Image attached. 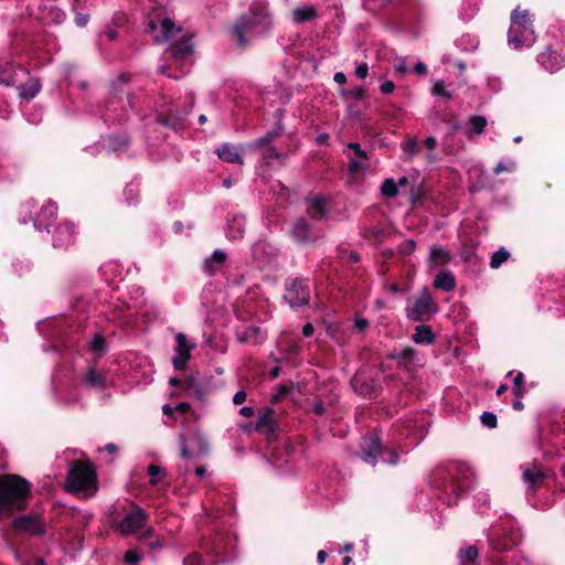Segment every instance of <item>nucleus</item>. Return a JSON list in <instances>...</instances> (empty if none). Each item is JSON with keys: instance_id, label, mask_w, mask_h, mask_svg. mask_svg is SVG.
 <instances>
[{"instance_id": "4", "label": "nucleus", "mask_w": 565, "mask_h": 565, "mask_svg": "<svg viewBox=\"0 0 565 565\" xmlns=\"http://www.w3.org/2000/svg\"><path fill=\"white\" fill-rule=\"evenodd\" d=\"M148 520V515L143 509L138 505H134L132 511L128 513L122 520H120L115 529L121 535H131L138 530L145 526Z\"/></svg>"}, {"instance_id": "32", "label": "nucleus", "mask_w": 565, "mask_h": 565, "mask_svg": "<svg viewBox=\"0 0 565 565\" xmlns=\"http://www.w3.org/2000/svg\"><path fill=\"white\" fill-rule=\"evenodd\" d=\"M431 93L433 95L443 97L446 100H450L452 98L451 93L446 89L445 83L443 81L434 82Z\"/></svg>"}, {"instance_id": "11", "label": "nucleus", "mask_w": 565, "mask_h": 565, "mask_svg": "<svg viewBox=\"0 0 565 565\" xmlns=\"http://www.w3.org/2000/svg\"><path fill=\"white\" fill-rule=\"evenodd\" d=\"M537 61L551 73L564 66V57L556 51L546 50L539 55Z\"/></svg>"}, {"instance_id": "5", "label": "nucleus", "mask_w": 565, "mask_h": 565, "mask_svg": "<svg viewBox=\"0 0 565 565\" xmlns=\"http://www.w3.org/2000/svg\"><path fill=\"white\" fill-rule=\"evenodd\" d=\"M438 310L437 303L433 300L427 290L416 299L412 309L408 310L407 316L412 320H423L425 317L436 313Z\"/></svg>"}, {"instance_id": "52", "label": "nucleus", "mask_w": 565, "mask_h": 565, "mask_svg": "<svg viewBox=\"0 0 565 565\" xmlns=\"http://www.w3.org/2000/svg\"><path fill=\"white\" fill-rule=\"evenodd\" d=\"M333 79H334L335 83H338L340 85H343L347 82V76H345L344 73L338 72V73L334 74Z\"/></svg>"}, {"instance_id": "38", "label": "nucleus", "mask_w": 565, "mask_h": 565, "mask_svg": "<svg viewBox=\"0 0 565 565\" xmlns=\"http://www.w3.org/2000/svg\"><path fill=\"white\" fill-rule=\"evenodd\" d=\"M257 427L258 428H269V429L273 427V412L271 411H267L265 414H263L258 418Z\"/></svg>"}, {"instance_id": "57", "label": "nucleus", "mask_w": 565, "mask_h": 565, "mask_svg": "<svg viewBox=\"0 0 565 565\" xmlns=\"http://www.w3.org/2000/svg\"><path fill=\"white\" fill-rule=\"evenodd\" d=\"M313 333V326L311 323H307L302 328V334L305 337H310Z\"/></svg>"}, {"instance_id": "30", "label": "nucleus", "mask_w": 565, "mask_h": 565, "mask_svg": "<svg viewBox=\"0 0 565 565\" xmlns=\"http://www.w3.org/2000/svg\"><path fill=\"white\" fill-rule=\"evenodd\" d=\"M171 52L175 58H185L192 54V46L189 43H179L171 47Z\"/></svg>"}, {"instance_id": "8", "label": "nucleus", "mask_w": 565, "mask_h": 565, "mask_svg": "<svg viewBox=\"0 0 565 565\" xmlns=\"http://www.w3.org/2000/svg\"><path fill=\"white\" fill-rule=\"evenodd\" d=\"M348 148L354 151V157L350 158L348 170L353 175L362 174L366 171L369 164V157L364 150L361 149L359 143H348Z\"/></svg>"}, {"instance_id": "59", "label": "nucleus", "mask_w": 565, "mask_h": 565, "mask_svg": "<svg viewBox=\"0 0 565 565\" xmlns=\"http://www.w3.org/2000/svg\"><path fill=\"white\" fill-rule=\"evenodd\" d=\"M355 328L363 330L367 326V321L365 319H356L354 322Z\"/></svg>"}, {"instance_id": "6", "label": "nucleus", "mask_w": 565, "mask_h": 565, "mask_svg": "<svg viewBox=\"0 0 565 565\" xmlns=\"http://www.w3.org/2000/svg\"><path fill=\"white\" fill-rule=\"evenodd\" d=\"M175 355L172 359V363L177 370H184L195 344L191 343L184 333L175 335Z\"/></svg>"}, {"instance_id": "12", "label": "nucleus", "mask_w": 565, "mask_h": 565, "mask_svg": "<svg viewBox=\"0 0 565 565\" xmlns=\"http://www.w3.org/2000/svg\"><path fill=\"white\" fill-rule=\"evenodd\" d=\"M181 32V29L174 24V22L168 18H164L160 22V33L153 36V40L158 43H164L175 38Z\"/></svg>"}, {"instance_id": "3", "label": "nucleus", "mask_w": 565, "mask_h": 565, "mask_svg": "<svg viewBox=\"0 0 565 565\" xmlns=\"http://www.w3.org/2000/svg\"><path fill=\"white\" fill-rule=\"evenodd\" d=\"M66 487L72 492L85 491L93 494L96 491V471L90 462H76L71 467Z\"/></svg>"}, {"instance_id": "2", "label": "nucleus", "mask_w": 565, "mask_h": 565, "mask_svg": "<svg viewBox=\"0 0 565 565\" xmlns=\"http://www.w3.org/2000/svg\"><path fill=\"white\" fill-rule=\"evenodd\" d=\"M536 40L532 20L527 10L518 7L511 15L509 44L514 49L531 46Z\"/></svg>"}, {"instance_id": "26", "label": "nucleus", "mask_w": 565, "mask_h": 565, "mask_svg": "<svg viewBox=\"0 0 565 565\" xmlns=\"http://www.w3.org/2000/svg\"><path fill=\"white\" fill-rule=\"evenodd\" d=\"M522 475L523 480L531 486L537 484L543 479L541 470L535 465L524 467Z\"/></svg>"}, {"instance_id": "46", "label": "nucleus", "mask_w": 565, "mask_h": 565, "mask_svg": "<svg viewBox=\"0 0 565 565\" xmlns=\"http://www.w3.org/2000/svg\"><path fill=\"white\" fill-rule=\"evenodd\" d=\"M395 88V84L392 81H385L381 85V92L384 94H391Z\"/></svg>"}, {"instance_id": "18", "label": "nucleus", "mask_w": 565, "mask_h": 565, "mask_svg": "<svg viewBox=\"0 0 565 565\" xmlns=\"http://www.w3.org/2000/svg\"><path fill=\"white\" fill-rule=\"evenodd\" d=\"M434 287L444 291L454 290L456 287L455 276L449 270L439 273L434 280Z\"/></svg>"}, {"instance_id": "24", "label": "nucleus", "mask_w": 565, "mask_h": 565, "mask_svg": "<svg viewBox=\"0 0 565 565\" xmlns=\"http://www.w3.org/2000/svg\"><path fill=\"white\" fill-rule=\"evenodd\" d=\"M245 232V222L241 217H234L228 223L227 236L231 239L242 238Z\"/></svg>"}, {"instance_id": "21", "label": "nucleus", "mask_w": 565, "mask_h": 565, "mask_svg": "<svg viewBox=\"0 0 565 565\" xmlns=\"http://www.w3.org/2000/svg\"><path fill=\"white\" fill-rule=\"evenodd\" d=\"M412 339L415 343L418 344H429L434 341V334L431 331V328L429 326H418L415 329L414 334L412 335Z\"/></svg>"}, {"instance_id": "14", "label": "nucleus", "mask_w": 565, "mask_h": 565, "mask_svg": "<svg viewBox=\"0 0 565 565\" xmlns=\"http://www.w3.org/2000/svg\"><path fill=\"white\" fill-rule=\"evenodd\" d=\"M317 15V9L311 4L297 7L291 12L292 21L299 24L315 20Z\"/></svg>"}, {"instance_id": "58", "label": "nucleus", "mask_w": 565, "mask_h": 565, "mask_svg": "<svg viewBox=\"0 0 565 565\" xmlns=\"http://www.w3.org/2000/svg\"><path fill=\"white\" fill-rule=\"evenodd\" d=\"M189 409H190V405L185 402L179 403L175 406V411H178L180 413H186V412H189Z\"/></svg>"}, {"instance_id": "48", "label": "nucleus", "mask_w": 565, "mask_h": 565, "mask_svg": "<svg viewBox=\"0 0 565 565\" xmlns=\"http://www.w3.org/2000/svg\"><path fill=\"white\" fill-rule=\"evenodd\" d=\"M246 397H247V395L244 391H238L237 393H235V395L233 397V402L236 405H241L246 401Z\"/></svg>"}, {"instance_id": "62", "label": "nucleus", "mask_w": 565, "mask_h": 565, "mask_svg": "<svg viewBox=\"0 0 565 565\" xmlns=\"http://www.w3.org/2000/svg\"><path fill=\"white\" fill-rule=\"evenodd\" d=\"M173 408L170 405H164L162 407V412L164 415L172 416L173 415Z\"/></svg>"}, {"instance_id": "40", "label": "nucleus", "mask_w": 565, "mask_h": 565, "mask_svg": "<svg viewBox=\"0 0 565 565\" xmlns=\"http://www.w3.org/2000/svg\"><path fill=\"white\" fill-rule=\"evenodd\" d=\"M481 422L484 426L489 428H494L497 426V416L492 413L484 412L481 415Z\"/></svg>"}, {"instance_id": "1", "label": "nucleus", "mask_w": 565, "mask_h": 565, "mask_svg": "<svg viewBox=\"0 0 565 565\" xmlns=\"http://www.w3.org/2000/svg\"><path fill=\"white\" fill-rule=\"evenodd\" d=\"M31 486L28 480L17 475L0 477V519L11 516L13 511L24 510Z\"/></svg>"}, {"instance_id": "15", "label": "nucleus", "mask_w": 565, "mask_h": 565, "mask_svg": "<svg viewBox=\"0 0 565 565\" xmlns=\"http://www.w3.org/2000/svg\"><path fill=\"white\" fill-rule=\"evenodd\" d=\"M185 392L198 399H203L207 394V387L203 383L196 381L194 377H188L182 383Z\"/></svg>"}, {"instance_id": "39", "label": "nucleus", "mask_w": 565, "mask_h": 565, "mask_svg": "<svg viewBox=\"0 0 565 565\" xmlns=\"http://www.w3.org/2000/svg\"><path fill=\"white\" fill-rule=\"evenodd\" d=\"M460 557L461 559H467L470 562H473L478 557V550L476 546H469L466 550L460 551Z\"/></svg>"}, {"instance_id": "25", "label": "nucleus", "mask_w": 565, "mask_h": 565, "mask_svg": "<svg viewBox=\"0 0 565 565\" xmlns=\"http://www.w3.org/2000/svg\"><path fill=\"white\" fill-rule=\"evenodd\" d=\"M451 259L450 253L441 246L430 248L429 260L437 265L447 264Z\"/></svg>"}, {"instance_id": "50", "label": "nucleus", "mask_w": 565, "mask_h": 565, "mask_svg": "<svg viewBox=\"0 0 565 565\" xmlns=\"http://www.w3.org/2000/svg\"><path fill=\"white\" fill-rule=\"evenodd\" d=\"M200 557L198 555H190L184 559V565H200Z\"/></svg>"}, {"instance_id": "37", "label": "nucleus", "mask_w": 565, "mask_h": 565, "mask_svg": "<svg viewBox=\"0 0 565 565\" xmlns=\"http://www.w3.org/2000/svg\"><path fill=\"white\" fill-rule=\"evenodd\" d=\"M142 558V554L137 550H129L125 553L124 559L128 565H137Z\"/></svg>"}, {"instance_id": "35", "label": "nucleus", "mask_w": 565, "mask_h": 565, "mask_svg": "<svg viewBox=\"0 0 565 565\" xmlns=\"http://www.w3.org/2000/svg\"><path fill=\"white\" fill-rule=\"evenodd\" d=\"M403 151L407 154L408 159H413L418 152V143L415 138H408L402 145Z\"/></svg>"}, {"instance_id": "17", "label": "nucleus", "mask_w": 565, "mask_h": 565, "mask_svg": "<svg viewBox=\"0 0 565 565\" xmlns=\"http://www.w3.org/2000/svg\"><path fill=\"white\" fill-rule=\"evenodd\" d=\"M292 236L300 243H308L311 241V228L306 220L300 218L296 222L292 228Z\"/></svg>"}, {"instance_id": "28", "label": "nucleus", "mask_w": 565, "mask_h": 565, "mask_svg": "<svg viewBox=\"0 0 565 565\" xmlns=\"http://www.w3.org/2000/svg\"><path fill=\"white\" fill-rule=\"evenodd\" d=\"M310 213L312 217L316 218H322L326 214V204L323 199L321 198H313L310 201Z\"/></svg>"}, {"instance_id": "31", "label": "nucleus", "mask_w": 565, "mask_h": 565, "mask_svg": "<svg viewBox=\"0 0 565 565\" xmlns=\"http://www.w3.org/2000/svg\"><path fill=\"white\" fill-rule=\"evenodd\" d=\"M382 194L386 198H394L398 193V184L393 179H386L382 184Z\"/></svg>"}, {"instance_id": "16", "label": "nucleus", "mask_w": 565, "mask_h": 565, "mask_svg": "<svg viewBox=\"0 0 565 565\" xmlns=\"http://www.w3.org/2000/svg\"><path fill=\"white\" fill-rule=\"evenodd\" d=\"M237 339L241 343L258 344L265 340V334L259 327H249L243 332H237Z\"/></svg>"}, {"instance_id": "43", "label": "nucleus", "mask_w": 565, "mask_h": 565, "mask_svg": "<svg viewBox=\"0 0 565 565\" xmlns=\"http://www.w3.org/2000/svg\"><path fill=\"white\" fill-rule=\"evenodd\" d=\"M369 74V66L366 63H361L356 66L355 68V75L361 78V79H364Z\"/></svg>"}, {"instance_id": "55", "label": "nucleus", "mask_w": 565, "mask_h": 565, "mask_svg": "<svg viewBox=\"0 0 565 565\" xmlns=\"http://www.w3.org/2000/svg\"><path fill=\"white\" fill-rule=\"evenodd\" d=\"M88 21L87 15L78 14L75 19V22L78 26H85Z\"/></svg>"}, {"instance_id": "36", "label": "nucleus", "mask_w": 565, "mask_h": 565, "mask_svg": "<svg viewBox=\"0 0 565 565\" xmlns=\"http://www.w3.org/2000/svg\"><path fill=\"white\" fill-rule=\"evenodd\" d=\"M525 392L523 373L519 372L513 380V393L521 398Z\"/></svg>"}, {"instance_id": "44", "label": "nucleus", "mask_w": 565, "mask_h": 565, "mask_svg": "<svg viewBox=\"0 0 565 565\" xmlns=\"http://www.w3.org/2000/svg\"><path fill=\"white\" fill-rule=\"evenodd\" d=\"M289 388L286 385H278L276 392L273 395L274 401H279L288 393Z\"/></svg>"}, {"instance_id": "47", "label": "nucleus", "mask_w": 565, "mask_h": 565, "mask_svg": "<svg viewBox=\"0 0 565 565\" xmlns=\"http://www.w3.org/2000/svg\"><path fill=\"white\" fill-rule=\"evenodd\" d=\"M401 249L405 254H411L415 249L414 241H406L401 245Z\"/></svg>"}, {"instance_id": "23", "label": "nucleus", "mask_w": 565, "mask_h": 565, "mask_svg": "<svg viewBox=\"0 0 565 565\" xmlns=\"http://www.w3.org/2000/svg\"><path fill=\"white\" fill-rule=\"evenodd\" d=\"M467 136L471 138L473 135H480L487 127V119L482 116H471L468 119Z\"/></svg>"}, {"instance_id": "64", "label": "nucleus", "mask_w": 565, "mask_h": 565, "mask_svg": "<svg viewBox=\"0 0 565 565\" xmlns=\"http://www.w3.org/2000/svg\"><path fill=\"white\" fill-rule=\"evenodd\" d=\"M279 373H280V369L278 366H275L270 370V376L273 379H276L279 376Z\"/></svg>"}, {"instance_id": "61", "label": "nucleus", "mask_w": 565, "mask_h": 565, "mask_svg": "<svg viewBox=\"0 0 565 565\" xmlns=\"http://www.w3.org/2000/svg\"><path fill=\"white\" fill-rule=\"evenodd\" d=\"M327 553L324 551H319L317 554V559L320 564L324 563L327 559Z\"/></svg>"}, {"instance_id": "10", "label": "nucleus", "mask_w": 565, "mask_h": 565, "mask_svg": "<svg viewBox=\"0 0 565 565\" xmlns=\"http://www.w3.org/2000/svg\"><path fill=\"white\" fill-rule=\"evenodd\" d=\"M191 441L194 443L198 447L193 449L192 445H190L184 437H181V456L183 458H190L194 455L205 454L207 450V443L205 437L202 434L195 433L191 437Z\"/></svg>"}, {"instance_id": "22", "label": "nucleus", "mask_w": 565, "mask_h": 565, "mask_svg": "<svg viewBox=\"0 0 565 565\" xmlns=\"http://www.w3.org/2000/svg\"><path fill=\"white\" fill-rule=\"evenodd\" d=\"M225 260L226 254L223 250L217 249L205 260V268L209 273L213 274L220 269Z\"/></svg>"}, {"instance_id": "60", "label": "nucleus", "mask_w": 565, "mask_h": 565, "mask_svg": "<svg viewBox=\"0 0 565 565\" xmlns=\"http://www.w3.org/2000/svg\"><path fill=\"white\" fill-rule=\"evenodd\" d=\"M313 412L317 414V415H322L324 413V406L322 403H316L313 405Z\"/></svg>"}, {"instance_id": "13", "label": "nucleus", "mask_w": 565, "mask_h": 565, "mask_svg": "<svg viewBox=\"0 0 565 565\" xmlns=\"http://www.w3.org/2000/svg\"><path fill=\"white\" fill-rule=\"evenodd\" d=\"M216 153L220 159L226 162L239 164L244 163L238 146L225 143L216 150Z\"/></svg>"}, {"instance_id": "19", "label": "nucleus", "mask_w": 565, "mask_h": 565, "mask_svg": "<svg viewBox=\"0 0 565 565\" xmlns=\"http://www.w3.org/2000/svg\"><path fill=\"white\" fill-rule=\"evenodd\" d=\"M399 365L406 370H412L416 362V352L413 348H405L402 351L394 353L393 355Z\"/></svg>"}, {"instance_id": "20", "label": "nucleus", "mask_w": 565, "mask_h": 565, "mask_svg": "<svg viewBox=\"0 0 565 565\" xmlns=\"http://www.w3.org/2000/svg\"><path fill=\"white\" fill-rule=\"evenodd\" d=\"M40 82L35 78L18 87L20 97L25 100L34 98L40 92Z\"/></svg>"}, {"instance_id": "7", "label": "nucleus", "mask_w": 565, "mask_h": 565, "mask_svg": "<svg viewBox=\"0 0 565 565\" xmlns=\"http://www.w3.org/2000/svg\"><path fill=\"white\" fill-rule=\"evenodd\" d=\"M285 299L291 307H299L308 303V286L300 281L291 282L287 288Z\"/></svg>"}, {"instance_id": "54", "label": "nucleus", "mask_w": 565, "mask_h": 565, "mask_svg": "<svg viewBox=\"0 0 565 565\" xmlns=\"http://www.w3.org/2000/svg\"><path fill=\"white\" fill-rule=\"evenodd\" d=\"M239 414L243 415L244 417H252L254 415V411L249 406H243L239 409Z\"/></svg>"}, {"instance_id": "53", "label": "nucleus", "mask_w": 565, "mask_h": 565, "mask_svg": "<svg viewBox=\"0 0 565 565\" xmlns=\"http://www.w3.org/2000/svg\"><path fill=\"white\" fill-rule=\"evenodd\" d=\"M273 140V135H267L260 139L257 140L256 145L257 146H268Z\"/></svg>"}, {"instance_id": "29", "label": "nucleus", "mask_w": 565, "mask_h": 565, "mask_svg": "<svg viewBox=\"0 0 565 565\" xmlns=\"http://www.w3.org/2000/svg\"><path fill=\"white\" fill-rule=\"evenodd\" d=\"M85 383L92 387H103L105 385V377L97 371L89 370L85 376Z\"/></svg>"}, {"instance_id": "34", "label": "nucleus", "mask_w": 565, "mask_h": 565, "mask_svg": "<svg viewBox=\"0 0 565 565\" xmlns=\"http://www.w3.org/2000/svg\"><path fill=\"white\" fill-rule=\"evenodd\" d=\"M148 473L151 477L150 482L152 484H157L166 477L164 469L157 465H150L148 467Z\"/></svg>"}, {"instance_id": "42", "label": "nucleus", "mask_w": 565, "mask_h": 565, "mask_svg": "<svg viewBox=\"0 0 565 565\" xmlns=\"http://www.w3.org/2000/svg\"><path fill=\"white\" fill-rule=\"evenodd\" d=\"M104 338L99 334L95 335L94 339L90 342V348L94 351H102L104 349Z\"/></svg>"}, {"instance_id": "63", "label": "nucleus", "mask_w": 565, "mask_h": 565, "mask_svg": "<svg viewBox=\"0 0 565 565\" xmlns=\"http://www.w3.org/2000/svg\"><path fill=\"white\" fill-rule=\"evenodd\" d=\"M329 136L327 134H320L317 136L318 143H324L328 140Z\"/></svg>"}, {"instance_id": "56", "label": "nucleus", "mask_w": 565, "mask_h": 565, "mask_svg": "<svg viewBox=\"0 0 565 565\" xmlns=\"http://www.w3.org/2000/svg\"><path fill=\"white\" fill-rule=\"evenodd\" d=\"M424 143L429 150H433L436 147L437 141L434 137H427Z\"/></svg>"}, {"instance_id": "41", "label": "nucleus", "mask_w": 565, "mask_h": 565, "mask_svg": "<svg viewBox=\"0 0 565 565\" xmlns=\"http://www.w3.org/2000/svg\"><path fill=\"white\" fill-rule=\"evenodd\" d=\"M57 207L53 203H47L43 206L41 214L43 215L44 220L52 218L56 215Z\"/></svg>"}, {"instance_id": "45", "label": "nucleus", "mask_w": 565, "mask_h": 565, "mask_svg": "<svg viewBox=\"0 0 565 565\" xmlns=\"http://www.w3.org/2000/svg\"><path fill=\"white\" fill-rule=\"evenodd\" d=\"M396 72L401 73V74H405L407 72V63L405 61V58L401 57L397 60V62L395 63L394 65Z\"/></svg>"}, {"instance_id": "9", "label": "nucleus", "mask_w": 565, "mask_h": 565, "mask_svg": "<svg viewBox=\"0 0 565 565\" xmlns=\"http://www.w3.org/2000/svg\"><path fill=\"white\" fill-rule=\"evenodd\" d=\"M13 526L19 531L29 532L32 534L44 533L45 524L42 519L36 514H29L19 516L14 520Z\"/></svg>"}, {"instance_id": "27", "label": "nucleus", "mask_w": 565, "mask_h": 565, "mask_svg": "<svg viewBox=\"0 0 565 565\" xmlns=\"http://www.w3.org/2000/svg\"><path fill=\"white\" fill-rule=\"evenodd\" d=\"M369 450L364 451L363 460L367 463L373 465L376 460L377 455L381 452V445L377 438H372L367 443Z\"/></svg>"}, {"instance_id": "33", "label": "nucleus", "mask_w": 565, "mask_h": 565, "mask_svg": "<svg viewBox=\"0 0 565 565\" xmlns=\"http://www.w3.org/2000/svg\"><path fill=\"white\" fill-rule=\"evenodd\" d=\"M510 254L509 252L501 247L499 250H497L492 257H491V262H490V266L492 268H499L501 266V264H503L505 260H508Z\"/></svg>"}, {"instance_id": "49", "label": "nucleus", "mask_w": 565, "mask_h": 565, "mask_svg": "<svg viewBox=\"0 0 565 565\" xmlns=\"http://www.w3.org/2000/svg\"><path fill=\"white\" fill-rule=\"evenodd\" d=\"M514 167V163L513 162H510V168L507 167V164L504 162H499L495 168H494V173L495 174H499L503 171H509L510 169H512Z\"/></svg>"}, {"instance_id": "51", "label": "nucleus", "mask_w": 565, "mask_h": 565, "mask_svg": "<svg viewBox=\"0 0 565 565\" xmlns=\"http://www.w3.org/2000/svg\"><path fill=\"white\" fill-rule=\"evenodd\" d=\"M414 71L416 74L418 75H424L426 74L427 72V67H426V64L424 62H418L416 63L415 67H414Z\"/></svg>"}]
</instances>
